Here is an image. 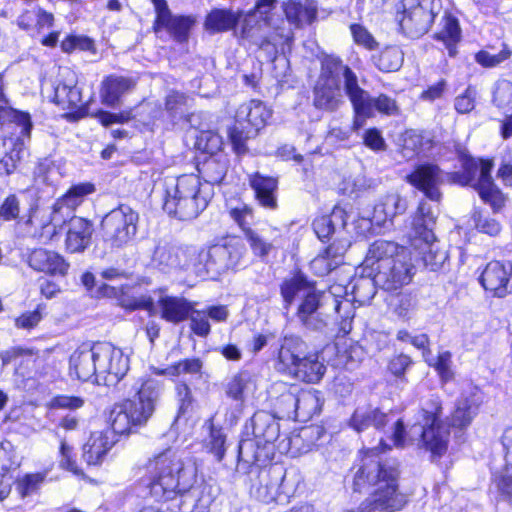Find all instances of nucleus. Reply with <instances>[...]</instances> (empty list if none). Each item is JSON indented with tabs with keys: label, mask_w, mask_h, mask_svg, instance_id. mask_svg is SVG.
<instances>
[{
	"label": "nucleus",
	"mask_w": 512,
	"mask_h": 512,
	"mask_svg": "<svg viewBox=\"0 0 512 512\" xmlns=\"http://www.w3.org/2000/svg\"><path fill=\"white\" fill-rule=\"evenodd\" d=\"M379 449L384 452L391 449V445L381 438L380 447L368 449L360 459L353 480L354 491H361L367 485H377L378 488L358 508L344 512H396L407 503L406 496L398 488V464L395 460L383 461Z\"/></svg>",
	"instance_id": "nucleus-1"
},
{
	"label": "nucleus",
	"mask_w": 512,
	"mask_h": 512,
	"mask_svg": "<svg viewBox=\"0 0 512 512\" xmlns=\"http://www.w3.org/2000/svg\"><path fill=\"white\" fill-rule=\"evenodd\" d=\"M149 490L156 500L170 501L167 510L171 512H193L199 488L195 468L185 465L172 449L155 455L147 464Z\"/></svg>",
	"instance_id": "nucleus-2"
},
{
	"label": "nucleus",
	"mask_w": 512,
	"mask_h": 512,
	"mask_svg": "<svg viewBox=\"0 0 512 512\" xmlns=\"http://www.w3.org/2000/svg\"><path fill=\"white\" fill-rule=\"evenodd\" d=\"M128 371V359L110 343L82 345L69 359V374L83 382L113 383Z\"/></svg>",
	"instance_id": "nucleus-3"
},
{
	"label": "nucleus",
	"mask_w": 512,
	"mask_h": 512,
	"mask_svg": "<svg viewBox=\"0 0 512 512\" xmlns=\"http://www.w3.org/2000/svg\"><path fill=\"white\" fill-rule=\"evenodd\" d=\"M441 412L439 397L432 396L420 410L418 422L411 426L408 432L403 421L397 419L390 436L393 446L403 448L408 443L418 441L432 456L441 457L447 451L449 442V430L440 423Z\"/></svg>",
	"instance_id": "nucleus-4"
},
{
	"label": "nucleus",
	"mask_w": 512,
	"mask_h": 512,
	"mask_svg": "<svg viewBox=\"0 0 512 512\" xmlns=\"http://www.w3.org/2000/svg\"><path fill=\"white\" fill-rule=\"evenodd\" d=\"M276 0H257L255 7L242 17L241 29L237 36L241 45L255 47L266 53L268 59H274L280 44H287L292 33L278 26L274 14Z\"/></svg>",
	"instance_id": "nucleus-5"
},
{
	"label": "nucleus",
	"mask_w": 512,
	"mask_h": 512,
	"mask_svg": "<svg viewBox=\"0 0 512 512\" xmlns=\"http://www.w3.org/2000/svg\"><path fill=\"white\" fill-rule=\"evenodd\" d=\"M212 195L213 188L202 185L197 175H182L166 182L163 209L179 220H192L207 207Z\"/></svg>",
	"instance_id": "nucleus-6"
},
{
	"label": "nucleus",
	"mask_w": 512,
	"mask_h": 512,
	"mask_svg": "<svg viewBox=\"0 0 512 512\" xmlns=\"http://www.w3.org/2000/svg\"><path fill=\"white\" fill-rule=\"evenodd\" d=\"M246 253L244 243L238 237H226L207 248L196 250L193 259L194 272L200 277L213 280L236 270Z\"/></svg>",
	"instance_id": "nucleus-7"
},
{
	"label": "nucleus",
	"mask_w": 512,
	"mask_h": 512,
	"mask_svg": "<svg viewBox=\"0 0 512 512\" xmlns=\"http://www.w3.org/2000/svg\"><path fill=\"white\" fill-rule=\"evenodd\" d=\"M9 122L14 126L10 136L0 138V174H12L23 158L30 142L32 121L30 114L12 107L0 108V123Z\"/></svg>",
	"instance_id": "nucleus-8"
},
{
	"label": "nucleus",
	"mask_w": 512,
	"mask_h": 512,
	"mask_svg": "<svg viewBox=\"0 0 512 512\" xmlns=\"http://www.w3.org/2000/svg\"><path fill=\"white\" fill-rule=\"evenodd\" d=\"M277 369L295 378L317 383L325 374L326 367L317 353L306 354V344L298 336H285L278 351Z\"/></svg>",
	"instance_id": "nucleus-9"
},
{
	"label": "nucleus",
	"mask_w": 512,
	"mask_h": 512,
	"mask_svg": "<svg viewBox=\"0 0 512 512\" xmlns=\"http://www.w3.org/2000/svg\"><path fill=\"white\" fill-rule=\"evenodd\" d=\"M435 220L431 206L425 201L420 202L412 221L411 246L421 256L424 265L432 271L439 269L448 257L432 231Z\"/></svg>",
	"instance_id": "nucleus-10"
},
{
	"label": "nucleus",
	"mask_w": 512,
	"mask_h": 512,
	"mask_svg": "<svg viewBox=\"0 0 512 512\" xmlns=\"http://www.w3.org/2000/svg\"><path fill=\"white\" fill-rule=\"evenodd\" d=\"M139 214L127 205L107 213L100 224V234L103 242L111 249H121L128 246L138 232Z\"/></svg>",
	"instance_id": "nucleus-11"
},
{
	"label": "nucleus",
	"mask_w": 512,
	"mask_h": 512,
	"mask_svg": "<svg viewBox=\"0 0 512 512\" xmlns=\"http://www.w3.org/2000/svg\"><path fill=\"white\" fill-rule=\"evenodd\" d=\"M271 111L259 100H251L239 106L235 115V124L229 131V138L237 154L247 151L246 141L266 125Z\"/></svg>",
	"instance_id": "nucleus-12"
},
{
	"label": "nucleus",
	"mask_w": 512,
	"mask_h": 512,
	"mask_svg": "<svg viewBox=\"0 0 512 512\" xmlns=\"http://www.w3.org/2000/svg\"><path fill=\"white\" fill-rule=\"evenodd\" d=\"M341 286H333L328 291H318L315 288L301 299L296 316L299 322L308 330L322 331L327 325L326 313L328 306L335 313H340L339 297L336 292L342 291Z\"/></svg>",
	"instance_id": "nucleus-13"
},
{
	"label": "nucleus",
	"mask_w": 512,
	"mask_h": 512,
	"mask_svg": "<svg viewBox=\"0 0 512 512\" xmlns=\"http://www.w3.org/2000/svg\"><path fill=\"white\" fill-rule=\"evenodd\" d=\"M441 8V0H402L396 20L405 35L419 38L429 31Z\"/></svg>",
	"instance_id": "nucleus-14"
},
{
	"label": "nucleus",
	"mask_w": 512,
	"mask_h": 512,
	"mask_svg": "<svg viewBox=\"0 0 512 512\" xmlns=\"http://www.w3.org/2000/svg\"><path fill=\"white\" fill-rule=\"evenodd\" d=\"M492 167L491 160L465 159L463 175L459 182L463 186H473L480 198L489 204L494 212H498L505 204V197L493 182L491 177Z\"/></svg>",
	"instance_id": "nucleus-15"
},
{
	"label": "nucleus",
	"mask_w": 512,
	"mask_h": 512,
	"mask_svg": "<svg viewBox=\"0 0 512 512\" xmlns=\"http://www.w3.org/2000/svg\"><path fill=\"white\" fill-rule=\"evenodd\" d=\"M342 78L344 80L345 94L350 100L357 101V97H360L362 92L356 74L348 66L344 65L339 57L325 56L321 63V73L317 82L341 84Z\"/></svg>",
	"instance_id": "nucleus-16"
},
{
	"label": "nucleus",
	"mask_w": 512,
	"mask_h": 512,
	"mask_svg": "<svg viewBox=\"0 0 512 512\" xmlns=\"http://www.w3.org/2000/svg\"><path fill=\"white\" fill-rule=\"evenodd\" d=\"M194 257H196V248L193 246H177L160 242L153 252L152 264L164 272L183 270L190 265L193 266Z\"/></svg>",
	"instance_id": "nucleus-17"
},
{
	"label": "nucleus",
	"mask_w": 512,
	"mask_h": 512,
	"mask_svg": "<svg viewBox=\"0 0 512 512\" xmlns=\"http://www.w3.org/2000/svg\"><path fill=\"white\" fill-rule=\"evenodd\" d=\"M396 261L384 263L381 268H373L378 287L392 291L408 284L413 275V265L409 254H400Z\"/></svg>",
	"instance_id": "nucleus-18"
},
{
	"label": "nucleus",
	"mask_w": 512,
	"mask_h": 512,
	"mask_svg": "<svg viewBox=\"0 0 512 512\" xmlns=\"http://www.w3.org/2000/svg\"><path fill=\"white\" fill-rule=\"evenodd\" d=\"M148 416L142 413L136 400L127 399L113 406L109 414V422L115 434H127L144 425Z\"/></svg>",
	"instance_id": "nucleus-19"
},
{
	"label": "nucleus",
	"mask_w": 512,
	"mask_h": 512,
	"mask_svg": "<svg viewBox=\"0 0 512 512\" xmlns=\"http://www.w3.org/2000/svg\"><path fill=\"white\" fill-rule=\"evenodd\" d=\"M94 191L95 187L91 183H80L72 186L65 195L54 203L51 222L58 226L64 224L68 218L74 217L72 215L74 210L82 204L87 195Z\"/></svg>",
	"instance_id": "nucleus-20"
},
{
	"label": "nucleus",
	"mask_w": 512,
	"mask_h": 512,
	"mask_svg": "<svg viewBox=\"0 0 512 512\" xmlns=\"http://www.w3.org/2000/svg\"><path fill=\"white\" fill-rule=\"evenodd\" d=\"M407 181L431 201H440L442 194L439 187L442 184V174L437 165L422 164L417 166L407 176Z\"/></svg>",
	"instance_id": "nucleus-21"
},
{
	"label": "nucleus",
	"mask_w": 512,
	"mask_h": 512,
	"mask_svg": "<svg viewBox=\"0 0 512 512\" xmlns=\"http://www.w3.org/2000/svg\"><path fill=\"white\" fill-rule=\"evenodd\" d=\"M397 419H394L392 413H383L378 408L371 406L358 407L353 413L350 426L357 432H362L370 426L376 429H384L388 424H391L389 429L385 431L387 439L391 441V434L393 424Z\"/></svg>",
	"instance_id": "nucleus-22"
},
{
	"label": "nucleus",
	"mask_w": 512,
	"mask_h": 512,
	"mask_svg": "<svg viewBox=\"0 0 512 512\" xmlns=\"http://www.w3.org/2000/svg\"><path fill=\"white\" fill-rule=\"evenodd\" d=\"M511 271L510 263L489 262L480 276V283L486 291H490L494 296L503 297L507 294Z\"/></svg>",
	"instance_id": "nucleus-23"
},
{
	"label": "nucleus",
	"mask_w": 512,
	"mask_h": 512,
	"mask_svg": "<svg viewBox=\"0 0 512 512\" xmlns=\"http://www.w3.org/2000/svg\"><path fill=\"white\" fill-rule=\"evenodd\" d=\"M361 92L362 95L357 97V101L350 100L357 115L369 117L373 115L374 110L390 116L399 114V107L395 99L385 94L372 98L362 88Z\"/></svg>",
	"instance_id": "nucleus-24"
},
{
	"label": "nucleus",
	"mask_w": 512,
	"mask_h": 512,
	"mask_svg": "<svg viewBox=\"0 0 512 512\" xmlns=\"http://www.w3.org/2000/svg\"><path fill=\"white\" fill-rule=\"evenodd\" d=\"M400 254H409V251L396 242L379 239L370 245L365 264L371 267L372 270L373 268H381L384 263L391 264L396 261L395 258H399Z\"/></svg>",
	"instance_id": "nucleus-25"
},
{
	"label": "nucleus",
	"mask_w": 512,
	"mask_h": 512,
	"mask_svg": "<svg viewBox=\"0 0 512 512\" xmlns=\"http://www.w3.org/2000/svg\"><path fill=\"white\" fill-rule=\"evenodd\" d=\"M28 264L36 271L61 276H64L69 268V264L60 254L43 248L35 249L30 253Z\"/></svg>",
	"instance_id": "nucleus-26"
},
{
	"label": "nucleus",
	"mask_w": 512,
	"mask_h": 512,
	"mask_svg": "<svg viewBox=\"0 0 512 512\" xmlns=\"http://www.w3.org/2000/svg\"><path fill=\"white\" fill-rule=\"evenodd\" d=\"M273 456V447L255 438L242 439L238 445V466L246 469L251 465L264 464Z\"/></svg>",
	"instance_id": "nucleus-27"
},
{
	"label": "nucleus",
	"mask_w": 512,
	"mask_h": 512,
	"mask_svg": "<svg viewBox=\"0 0 512 512\" xmlns=\"http://www.w3.org/2000/svg\"><path fill=\"white\" fill-rule=\"evenodd\" d=\"M286 399L296 410L295 419L302 422L308 421L313 415L319 413L322 407L320 393L313 389L300 390L297 394H288Z\"/></svg>",
	"instance_id": "nucleus-28"
},
{
	"label": "nucleus",
	"mask_w": 512,
	"mask_h": 512,
	"mask_svg": "<svg viewBox=\"0 0 512 512\" xmlns=\"http://www.w3.org/2000/svg\"><path fill=\"white\" fill-rule=\"evenodd\" d=\"M66 237V248L71 253L84 251L91 242L93 225L81 217H71Z\"/></svg>",
	"instance_id": "nucleus-29"
},
{
	"label": "nucleus",
	"mask_w": 512,
	"mask_h": 512,
	"mask_svg": "<svg viewBox=\"0 0 512 512\" xmlns=\"http://www.w3.org/2000/svg\"><path fill=\"white\" fill-rule=\"evenodd\" d=\"M137 405L141 408L148 418H150L155 410L157 401L159 400L162 383L153 377H143L137 382L135 387Z\"/></svg>",
	"instance_id": "nucleus-30"
},
{
	"label": "nucleus",
	"mask_w": 512,
	"mask_h": 512,
	"mask_svg": "<svg viewBox=\"0 0 512 512\" xmlns=\"http://www.w3.org/2000/svg\"><path fill=\"white\" fill-rule=\"evenodd\" d=\"M157 306L162 319L177 324L188 319L193 304L182 296L162 295Z\"/></svg>",
	"instance_id": "nucleus-31"
},
{
	"label": "nucleus",
	"mask_w": 512,
	"mask_h": 512,
	"mask_svg": "<svg viewBox=\"0 0 512 512\" xmlns=\"http://www.w3.org/2000/svg\"><path fill=\"white\" fill-rule=\"evenodd\" d=\"M253 438L264 445L273 447V442L279 437L280 427L274 415L267 411H258L251 418Z\"/></svg>",
	"instance_id": "nucleus-32"
},
{
	"label": "nucleus",
	"mask_w": 512,
	"mask_h": 512,
	"mask_svg": "<svg viewBox=\"0 0 512 512\" xmlns=\"http://www.w3.org/2000/svg\"><path fill=\"white\" fill-rule=\"evenodd\" d=\"M407 209V201L398 193H390L382 197L373 210V221L377 225H385Z\"/></svg>",
	"instance_id": "nucleus-33"
},
{
	"label": "nucleus",
	"mask_w": 512,
	"mask_h": 512,
	"mask_svg": "<svg viewBox=\"0 0 512 512\" xmlns=\"http://www.w3.org/2000/svg\"><path fill=\"white\" fill-rule=\"evenodd\" d=\"M111 432H94L83 447V458L89 465H98L114 445Z\"/></svg>",
	"instance_id": "nucleus-34"
},
{
	"label": "nucleus",
	"mask_w": 512,
	"mask_h": 512,
	"mask_svg": "<svg viewBox=\"0 0 512 512\" xmlns=\"http://www.w3.org/2000/svg\"><path fill=\"white\" fill-rule=\"evenodd\" d=\"M479 405L480 397L476 393L462 394L456 402L450 424L453 427L466 428L477 415Z\"/></svg>",
	"instance_id": "nucleus-35"
},
{
	"label": "nucleus",
	"mask_w": 512,
	"mask_h": 512,
	"mask_svg": "<svg viewBox=\"0 0 512 512\" xmlns=\"http://www.w3.org/2000/svg\"><path fill=\"white\" fill-rule=\"evenodd\" d=\"M505 459L508 465L504 471L495 476L494 484L499 495L512 505V428L507 429L502 437Z\"/></svg>",
	"instance_id": "nucleus-36"
},
{
	"label": "nucleus",
	"mask_w": 512,
	"mask_h": 512,
	"mask_svg": "<svg viewBox=\"0 0 512 512\" xmlns=\"http://www.w3.org/2000/svg\"><path fill=\"white\" fill-rule=\"evenodd\" d=\"M344 103L341 84L317 82L314 88V105L316 108L333 112Z\"/></svg>",
	"instance_id": "nucleus-37"
},
{
	"label": "nucleus",
	"mask_w": 512,
	"mask_h": 512,
	"mask_svg": "<svg viewBox=\"0 0 512 512\" xmlns=\"http://www.w3.org/2000/svg\"><path fill=\"white\" fill-rule=\"evenodd\" d=\"M242 17L241 11L215 8L207 14L204 27L212 34L226 32L235 29Z\"/></svg>",
	"instance_id": "nucleus-38"
},
{
	"label": "nucleus",
	"mask_w": 512,
	"mask_h": 512,
	"mask_svg": "<svg viewBox=\"0 0 512 512\" xmlns=\"http://www.w3.org/2000/svg\"><path fill=\"white\" fill-rule=\"evenodd\" d=\"M284 12L289 23L301 27L316 18L317 6L312 0H289L284 5Z\"/></svg>",
	"instance_id": "nucleus-39"
},
{
	"label": "nucleus",
	"mask_w": 512,
	"mask_h": 512,
	"mask_svg": "<svg viewBox=\"0 0 512 512\" xmlns=\"http://www.w3.org/2000/svg\"><path fill=\"white\" fill-rule=\"evenodd\" d=\"M250 185L255 191L256 198L261 206L268 209H275L277 207L275 192L278 182L276 178L255 173L250 176Z\"/></svg>",
	"instance_id": "nucleus-40"
},
{
	"label": "nucleus",
	"mask_w": 512,
	"mask_h": 512,
	"mask_svg": "<svg viewBox=\"0 0 512 512\" xmlns=\"http://www.w3.org/2000/svg\"><path fill=\"white\" fill-rule=\"evenodd\" d=\"M347 214L341 207H335L331 214L317 217L313 222V229L321 241L329 237L338 229L345 228Z\"/></svg>",
	"instance_id": "nucleus-41"
},
{
	"label": "nucleus",
	"mask_w": 512,
	"mask_h": 512,
	"mask_svg": "<svg viewBox=\"0 0 512 512\" xmlns=\"http://www.w3.org/2000/svg\"><path fill=\"white\" fill-rule=\"evenodd\" d=\"M134 87V82L130 78L122 76H109L103 82L102 102L115 107L121 96Z\"/></svg>",
	"instance_id": "nucleus-42"
},
{
	"label": "nucleus",
	"mask_w": 512,
	"mask_h": 512,
	"mask_svg": "<svg viewBox=\"0 0 512 512\" xmlns=\"http://www.w3.org/2000/svg\"><path fill=\"white\" fill-rule=\"evenodd\" d=\"M440 25L441 29L435 34V38L444 43L449 56L452 57L456 54V44L461 37L458 19L446 12L441 19Z\"/></svg>",
	"instance_id": "nucleus-43"
},
{
	"label": "nucleus",
	"mask_w": 512,
	"mask_h": 512,
	"mask_svg": "<svg viewBox=\"0 0 512 512\" xmlns=\"http://www.w3.org/2000/svg\"><path fill=\"white\" fill-rule=\"evenodd\" d=\"M303 275L297 274L290 279H286L281 285V295L287 305L293 303L296 298H303L314 289Z\"/></svg>",
	"instance_id": "nucleus-44"
},
{
	"label": "nucleus",
	"mask_w": 512,
	"mask_h": 512,
	"mask_svg": "<svg viewBox=\"0 0 512 512\" xmlns=\"http://www.w3.org/2000/svg\"><path fill=\"white\" fill-rule=\"evenodd\" d=\"M227 160L225 158L209 157L198 168L205 183L212 188V185L219 184L227 172Z\"/></svg>",
	"instance_id": "nucleus-45"
},
{
	"label": "nucleus",
	"mask_w": 512,
	"mask_h": 512,
	"mask_svg": "<svg viewBox=\"0 0 512 512\" xmlns=\"http://www.w3.org/2000/svg\"><path fill=\"white\" fill-rule=\"evenodd\" d=\"M277 482L271 480V469H260L258 471V483L252 485V492L255 497L269 503L275 499Z\"/></svg>",
	"instance_id": "nucleus-46"
},
{
	"label": "nucleus",
	"mask_w": 512,
	"mask_h": 512,
	"mask_svg": "<svg viewBox=\"0 0 512 512\" xmlns=\"http://www.w3.org/2000/svg\"><path fill=\"white\" fill-rule=\"evenodd\" d=\"M374 64L383 72L397 71L403 63V53L398 47H387L374 58Z\"/></svg>",
	"instance_id": "nucleus-47"
},
{
	"label": "nucleus",
	"mask_w": 512,
	"mask_h": 512,
	"mask_svg": "<svg viewBox=\"0 0 512 512\" xmlns=\"http://www.w3.org/2000/svg\"><path fill=\"white\" fill-rule=\"evenodd\" d=\"M375 276L373 278L362 277L355 281L353 285V300L360 305L369 303L376 294Z\"/></svg>",
	"instance_id": "nucleus-48"
},
{
	"label": "nucleus",
	"mask_w": 512,
	"mask_h": 512,
	"mask_svg": "<svg viewBox=\"0 0 512 512\" xmlns=\"http://www.w3.org/2000/svg\"><path fill=\"white\" fill-rule=\"evenodd\" d=\"M45 478L46 473L38 472L26 474L23 477L17 479L15 483L16 491L23 499L32 496L38 492Z\"/></svg>",
	"instance_id": "nucleus-49"
},
{
	"label": "nucleus",
	"mask_w": 512,
	"mask_h": 512,
	"mask_svg": "<svg viewBox=\"0 0 512 512\" xmlns=\"http://www.w3.org/2000/svg\"><path fill=\"white\" fill-rule=\"evenodd\" d=\"M226 434L220 427L210 425V432L205 440V447L208 451L213 454L217 461H221L224 458L226 451Z\"/></svg>",
	"instance_id": "nucleus-50"
},
{
	"label": "nucleus",
	"mask_w": 512,
	"mask_h": 512,
	"mask_svg": "<svg viewBox=\"0 0 512 512\" xmlns=\"http://www.w3.org/2000/svg\"><path fill=\"white\" fill-rule=\"evenodd\" d=\"M202 361L199 358L185 359L168 367L165 370H158L154 368V372L158 375L168 374L171 376H179L185 374H197L201 372Z\"/></svg>",
	"instance_id": "nucleus-51"
},
{
	"label": "nucleus",
	"mask_w": 512,
	"mask_h": 512,
	"mask_svg": "<svg viewBox=\"0 0 512 512\" xmlns=\"http://www.w3.org/2000/svg\"><path fill=\"white\" fill-rule=\"evenodd\" d=\"M55 101L68 108H75L81 103L80 90L76 86L58 84L55 87Z\"/></svg>",
	"instance_id": "nucleus-52"
},
{
	"label": "nucleus",
	"mask_w": 512,
	"mask_h": 512,
	"mask_svg": "<svg viewBox=\"0 0 512 512\" xmlns=\"http://www.w3.org/2000/svg\"><path fill=\"white\" fill-rule=\"evenodd\" d=\"M165 106L172 117L180 119L188 110L189 98L184 93L172 91L166 97Z\"/></svg>",
	"instance_id": "nucleus-53"
},
{
	"label": "nucleus",
	"mask_w": 512,
	"mask_h": 512,
	"mask_svg": "<svg viewBox=\"0 0 512 512\" xmlns=\"http://www.w3.org/2000/svg\"><path fill=\"white\" fill-rule=\"evenodd\" d=\"M194 24V20L188 16H176L165 28L172 37L178 42H184L188 38L189 30Z\"/></svg>",
	"instance_id": "nucleus-54"
},
{
	"label": "nucleus",
	"mask_w": 512,
	"mask_h": 512,
	"mask_svg": "<svg viewBox=\"0 0 512 512\" xmlns=\"http://www.w3.org/2000/svg\"><path fill=\"white\" fill-rule=\"evenodd\" d=\"M250 383L251 378L248 373L235 375L227 385V395L234 400H243Z\"/></svg>",
	"instance_id": "nucleus-55"
},
{
	"label": "nucleus",
	"mask_w": 512,
	"mask_h": 512,
	"mask_svg": "<svg viewBox=\"0 0 512 512\" xmlns=\"http://www.w3.org/2000/svg\"><path fill=\"white\" fill-rule=\"evenodd\" d=\"M188 318L190 319V328L197 336L206 337L210 333V323L204 310H196L192 306Z\"/></svg>",
	"instance_id": "nucleus-56"
},
{
	"label": "nucleus",
	"mask_w": 512,
	"mask_h": 512,
	"mask_svg": "<svg viewBox=\"0 0 512 512\" xmlns=\"http://www.w3.org/2000/svg\"><path fill=\"white\" fill-rule=\"evenodd\" d=\"M231 218L239 225V227L247 235L248 230H253L250 226L253 222V212L246 204H240L230 209Z\"/></svg>",
	"instance_id": "nucleus-57"
},
{
	"label": "nucleus",
	"mask_w": 512,
	"mask_h": 512,
	"mask_svg": "<svg viewBox=\"0 0 512 512\" xmlns=\"http://www.w3.org/2000/svg\"><path fill=\"white\" fill-rule=\"evenodd\" d=\"M231 218L239 225V227L247 235L248 230H253L250 226L253 222V212L246 204H240L230 209Z\"/></svg>",
	"instance_id": "nucleus-58"
},
{
	"label": "nucleus",
	"mask_w": 512,
	"mask_h": 512,
	"mask_svg": "<svg viewBox=\"0 0 512 512\" xmlns=\"http://www.w3.org/2000/svg\"><path fill=\"white\" fill-rule=\"evenodd\" d=\"M245 237L253 253L261 258L267 257L273 248L272 243L264 239L255 230H248L247 235Z\"/></svg>",
	"instance_id": "nucleus-59"
},
{
	"label": "nucleus",
	"mask_w": 512,
	"mask_h": 512,
	"mask_svg": "<svg viewBox=\"0 0 512 512\" xmlns=\"http://www.w3.org/2000/svg\"><path fill=\"white\" fill-rule=\"evenodd\" d=\"M477 91L474 87L468 86L466 90L454 100V107L458 113L467 114L475 108Z\"/></svg>",
	"instance_id": "nucleus-60"
},
{
	"label": "nucleus",
	"mask_w": 512,
	"mask_h": 512,
	"mask_svg": "<svg viewBox=\"0 0 512 512\" xmlns=\"http://www.w3.org/2000/svg\"><path fill=\"white\" fill-rule=\"evenodd\" d=\"M155 12H156V20L154 23V29L155 31H158L161 28H166L171 21L176 17L173 16L166 0H151Z\"/></svg>",
	"instance_id": "nucleus-61"
},
{
	"label": "nucleus",
	"mask_w": 512,
	"mask_h": 512,
	"mask_svg": "<svg viewBox=\"0 0 512 512\" xmlns=\"http://www.w3.org/2000/svg\"><path fill=\"white\" fill-rule=\"evenodd\" d=\"M417 300L410 293H401L394 299V312L402 318H406L415 309Z\"/></svg>",
	"instance_id": "nucleus-62"
},
{
	"label": "nucleus",
	"mask_w": 512,
	"mask_h": 512,
	"mask_svg": "<svg viewBox=\"0 0 512 512\" xmlns=\"http://www.w3.org/2000/svg\"><path fill=\"white\" fill-rule=\"evenodd\" d=\"M20 200L15 194L7 196L0 205V217L4 221H12L19 218Z\"/></svg>",
	"instance_id": "nucleus-63"
},
{
	"label": "nucleus",
	"mask_w": 512,
	"mask_h": 512,
	"mask_svg": "<svg viewBox=\"0 0 512 512\" xmlns=\"http://www.w3.org/2000/svg\"><path fill=\"white\" fill-rule=\"evenodd\" d=\"M493 101L498 107H506L511 105L512 108V83L507 80H503L498 83L495 91Z\"/></svg>",
	"instance_id": "nucleus-64"
}]
</instances>
